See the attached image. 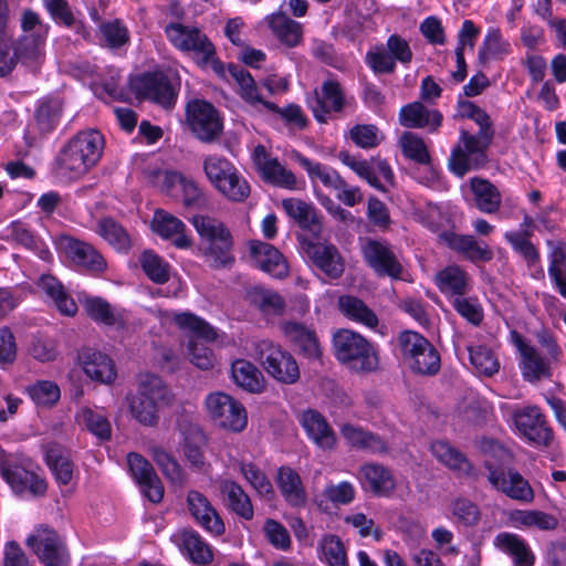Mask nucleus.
<instances>
[{
    "mask_svg": "<svg viewBox=\"0 0 566 566\" xmlns=\"http://www.w3.org/2000/svg\"><path fill=\"white\" fill-rule=\"evenodd\" d=\"M473 119L480 127L476 135L461 129L458 145L451 151L448 165L458 177H463L471 170H478L488 161L486 149L490 147L494 129L489 114L481 107L475 111Z\"/></svg>",
    "mask_w": 566,
    "mask_h": 566,
    "instance_id": "f257e3e1",
    "label": "nucleus"
},
{
    "mask_svg": "<svg viewBox=\"0 0 566 566\" xmlns=\"http://www.w3.org/2000/svg\"><path fill=\"white\" fill-rule=\"evenodd\" d=\"M104 138L96 130L81 132L59 151L53 170L63 180H77L102 157Z\"/></svg>",
    "mask_w": 566,
    "mask_h": 566,
    "instance_id": "f03ea898",
    "label": "nucleus"
},
{
    "mask_svg": "<svg viewBox=\"0 0 566 566\" xmlns=\"http://www.w3.org/2000/svg\"><path fill=\"white\" fill-rule=\"evenodd\" d=\"M172 395L160 377L145 373L138 376V390L129 399V410L134 419L146 427L158 423V410L171 403Z\"/></svg>",
    "mask_w": 566,
    "mask_h": 566,
    "instance_id": "7ed1b4c3",
    "label": "nucleus"
},
{
    "mask_svg": "<svg viewBox=\"0 0 566 566\" xmlns=\"http://www.w3.org/2000/svg\"><path fill=\"white\" fill-rule=\"evenodd\" d=\"M336 359L356 373H371L378 368L379 358L373 344L360 334L342 328L333 335Z\"/></svg>",
    "mask_w": 566,
    "mask_h": 566,
    "instance_id": "20e7f679",
    "label": "nucleus"
},
{
    "mask_svg": "<svg viewBox=\"0 0 566 566\" xmlns=\"http://www.w3.org/2000/svg\"><path fill=\"white\" fill-rule=\"evenodd\" d=\"M401 357L411 373L418 376H436L441 368V357L434 345L423 335L403 331L398 336Z\"/></svg>",
    "mask_w": 566,
    "mask_h": 566,
    "instance_id": "39448f33",
    "label": "nucleus"
},
{
    "mask_svg": "<svg viewBox=\"0 0 566 566\" xmlns=\"http://www.w3.org/2000/svg\"><path fill=\"white\" fill-rule=\"evenodd\" d=\"M255 356L263 369L276 381L292 385L300 379V368L294 356L280 344L262 339L255 344Z\"/></svg>",
    "mask_w": 566,
    "mask_h": 566,
    "instance_id": "423d86ee",
    "label": "nucleus"
},
{
    "mask_svg": "<svg viewBox=\"0 0 566 566\" xmlns=\"http://www.w3.org/2000/svg\"><path fill=\"white\" fill-rule=\"evenodd\" d=\"M165 34L175 48L182 52H191L198 64L205 66L213 62L214 45L198 28L169 23L165 27Z\"/></svg>",
    "mask_w": 566,
    "mask_h": 566,
    "instance_id": "0eeeda50",
    "label": "nucleus"
},
{
    "mask_svg": "<svg viewBox=\"0 0 566 566\" xmlns=\"http://www.w3.org/2000/svg\"><path fill=\"white\" fill-rule=\"evenodd\" d=\"M206 408L212 421L227 430L241 432L248 424L244 406L230 395L216 391L206 397Z\"/></svg>",
    "mask_w": 566,
    "mask_h": 566,
    "instance_id": "6e6552de",
    "label": "nucleus"
},
{
    "mask_svg": "<svg viewBox=\"0 0 566 566\" xmlns=\"http://www.w3.org/2000/svg\"><path fill=\"white\" fill-rule=\"evenodd\" d=\"M365 263L379 277L406 280V270L396 254L394 247L387 241L367 239L361 247Z\"/></svg>",
    "mask_w": 566,
    "mask_h": 566,
    "instance_id": "1a4fd4ad",
    "label": "nucleus"
},
{
    "mask_svg": "<svg viewBox=\"0 0 566 566\" xmlns=\"http://www.w3.org/2000/svg\"><path fill=\"white\" fill-rule=\"evenodd\" d=\"M413 53L407 40L399 34H391L386 48L377 46L366 54V63L375 74H391L396 70V63L403 65L411 63Z\"/></svg>",
    "mask_w": 566,
    "mask_h": 566,
    "instance_id": "9d476101",
    "label": "nucleus"
},
{
    "mask_svg": "<svg viewBox=\"0 0 566 566\" xmlns=\"http://www.w3.org/2000/svg\"><path fill=\"white\" fill-rule=\"evenodd\" d=\"M27 546L45 566H67L69 553L60 535L53 528L40 525L25 541Z\"/></svg>",
    "mask_w": 566,
    "mask_h": 566,
    "instance_id": "9b49d317",
    "label": "nucleus"
},
{
    "mask_svg": "<svg viewBox=\"0 0 566 566\" xmlns=\"http://www.w3.org/2000/svg\"><path fill=\"white\" fill-rule=\"evenodd\" d=\"M338 159L380 192L388 191L385 184L395 186V174L391 167L386 159L379 156L370 159H357L348 151L342 150L338 153Z\"/></svg>",
    "mask_w": 566,
    "mask_h": 566,
    "instance_id": "f8f14e48",
    "label": "nucleus"
},
{
    "mask_svg": "<svg viewBox=\"0 0 566 566\" xmlns=\"http://www.w3.org/2000/svg\"><path fill=\"white\" fill-rule=\"evenodd\" d=\"M187 120L191 132L203 143L216 142L223 130L219 112L206 101L196 99L188 103Z\"/></svg>",
    "mask_w": 566,
    "mask_h": 566,
    "instance_id": "ddd939ff",
    "label": "nucleus"
},
{
    "mask_svg": "<svg viewBox=\"0 0 566 566\" xmlns=\"http://www.w3.org/2000/svg\"><path fill=\"white\" fill-rule=\"evenodd\" d=\"M511 338L520 353L518 367L525 381L537 384L543 379L552 377V364L556 363L555 360L541 354L517 331L511 332Z\"/></svg>",
    "mask_w": 566,
    "mask_h": 566,
    "instance_id": "4468645a",
    "label": "nucleus"
},
{
    "mask_svg": "<svg viewBox=\"0 0 566 566\" xmlns=\"http://www.w3.org/2000/svg\"><path fill=\"white\" fill-rule=\"evenodd\" d=\"M0 474L15 494L30 492L32 495L41 496L46 492L48 485L44 479L19 465L1 448Z\"/></svg>",
    "mask_w": 566,
    "mask_h": 566,
    "instance_id": "2eb2a0df",
    "label": "nucleus"
},
{
    "mask_svg": "<svg viewBox=\"0 0 566 566\" xmlns=\"http://www.w3.org/2000/svg\"><path fill=\"white\" fill-rule=\"evenodd\" d=\"M484 467L489 472L488 480L494 489L512 500L523 503L533 502L534 491L520 472L514 469L504 471L489 460L484 462Z\"/></svg>",
    "mask_w": 566,
    "mask_h": 566,
    "instance_id": "dca6fc26",
    "label": "nucleus"
},
{
    "mask_svg": "<svg viewBox=\"0 0 566 566\" xmlns=\"http://www.w3.org/2000/svg\"><path fill=\"white\" fill-rule=\"evenodd\" d=\"M512 417L518 432L528 441L545 447L552 442L553 430L539 407L525 406L515 409Z\"/></svg>",
    "mask_w": 566,
    "mask_h": 566,
    "instance_id": "f3484780",
    "label": "nucleus"
},
{
    "mask_svg": "<svg viewBox=\"0 0 566 566\" xmlns=\"http://www.w3.org/2000/svg\"><path fill=\"white\" fill-rule=\"evenodd\" d=\"M253 163L264 182L289 190L301 189L295 174L286 169L277 158H272L263 145L254 148Z\"/></svg>",
    "mask_w": 566,
    "mask_h": 566,
    "instance_id": "a211bd4d",
    "label": "nucleus"
},
{
    "mask_svg": "<svg viewBox=\"0 0 566 566\" xmlns=\"http://www.w3.org/2000/svg\"><path fill=\"white\" fill-rule=\"evenodd\" d=\"M132 88L140 98L150 99L164 107H171L177 93L163 72L145 73L132 81Z\"/></svg>",
    "mask_w": 566,
    "mask_h": 566,
    "instance_id": "6ab92c4d",
    "label": "nucleus"
},
{
    "mask_svg": "<svg viewBox=\"0 0 566 566\" xmlns=\"http://www.w3.org/2000/svg\"><path fill=\"white\" fill-rule=\"evenodd\" d=\"M57 247L74 264L88 272L101 273L106 270L107 264L103 255L85 241L62 234L57 239Z\"/></svg>",
    "mask_w": 566,
    "mask_h": 566,
    "instance_id": "aec40b11",
    "label": "nucleus"
},
{
    "mask_svg": "<svg viewBox=\"0 0 566 566\" xmlns=\"http://www.w3.org/2000/svg\"><path fill=\"white\" fill-rule=\"evenodd\" d=\"M348 104L349 101L339 82L327 80L323 82L321 91H315V97L310 106L315 119L326 124L332 113L343 112Z\"/></svg>",
    "mask_w": 566,
    "mask_h": 566,
    "instance_id": "412c9836",
    "label": "nucleus"
},
{
    "mask_svg": "<svg viewBox=\"0 0 566 566\" xmlns=\"http://www.w3.org/2000/svg\"><path fill=\"white\" fill-rule=\"evenodd\" d=\"M187 509L195 522L206 532L213 536H220L226 532V526L220 514L209 499L201 492L196 490L188 492Z\"/></svg>",
    "mask_w": 566,
    "mask_h": 566,
    "instance_id": "4be33fe9",
    "label": "nucleus"
},
{
    "mask_svg": "<svg viewBox=\"0 0 566 566\" xmlns=\"http://www.w3.org/2000/svg\"><path fill=\"white\" fill-rule=\"evenodd\" d=\"M127 461L129 471L144 495L153 503L161 502L165 489L153 465L144 457L134 452L128 454Z\"/></svg>",
    "mask_w": 566,
    "mask_h": 566,
    "instance_id": "5701e85b",
    "label": "nucleus"
},
{
    "mask_svg": "<svg viewBox=\"0 0 566 566\" xmlns=\"http://www.w3.org/2000/svg\"><path fill=\"white\" fill-rule=\"evenodd\" d=\"M250 256L263 272L276 279L289 275V265L284 255L272 244L259 240L250 242Z\"/></svg>",
    "mask_w": 566,
    "mask_h": 566,
    "instance_id": "b1692460",
    "label": "nucleus"
},
{
    "mask_svg": "<svg viewBox=\"0 0 566 566\" xmlns=\"http://www.w3.org/2000/svg\"><path fill=\"white\" fill-rule=\"evenodd\" d=\"M303 249L311 262L326 275L332 279L342 276L344 263L335 245L304 241Z\"/></svg>",
    "mask_w": 566,
    "mask_h": 566,
    "instance_id": "393cba45",
    "label": "nucleus"
},
{
    "mask_svg": "<svg viewBox=\"0 0 566 566\" xmlns=\"http://www.w3.org/2000/svg\"><path fill=\"white\" fill-rule=\"evenodd\" d=\"M219 490L224 507L244 521H251L254 516V509L249 494L235 481L222 479L219 482Z\"/></svg>",
    "mask_w": 566,
    "mask_h": 566,
    "instance_id": "a878e982",
    "label": "nucleus"
},
{
    "mask_svg": "<svg viewBox=\"0 0 566 566\" xmlns=\"http://www.w3.org/2000/svg\"><path fill=\"white\" fill-rule=\"evenodd\" d=\"M276 485L291 507H304L307 503V493L301 475L291 467H280L276 473Z\"/></svg>",
    "mask_w": 566,
    "mask_h": 566,
    "instance_id": "bb28decb",
    "label": "nucleus"
},
{
    "mask_svg": "<svg viewBox=\"0 0 566 566\" xmlns=\"http://www.w3.org/2000/svg\"><path fill=\"white\" fill-rule=\"evenodd\" d=\"M359 480L364 489L378 496H389L396 489L391 471L379 463H366L359 469Z\"/></svg>",
    "mask_w": 566,
    "mask_h": 566,
    "instance_id": "cd10ccee",
    "label": "nucleus"
},
{
    "mask_svg": "<svg viewBox=\"0 0 566 566\" xmlns=\"http://www.w3.org/2000/svg\"><path fill=\"white\" fill-rule=\"evenodd\" d=\"M301 424L308 438L321 449L331 450L336 446L337 438L326 418L318 411L308 409L301 416Z\"/></svg>",
    "mask_w": 566,
    "mask_h": 566,
    "instance_id": "c85d7f7f",
    "label": "nucleus"
},
{
    "mask_svg": "<svg viewBox=\"0 0 566 566\" xmlns=\"http://www.w3.org/2000/svg\"><path fill=\"white\" fill-rule=\"evenodd\" d=\"M399 122L407 128L429 127L437 132L442 124V114L438 109H428L421 102H412L401 107Z\"/></svg>",
    "mask_w": 566,
    "mask_h": 566,
    "instance_id": "c756f323",
    "label": "nucleus"
},
{
    "mask_svg": "<svg viewBox=\"0 0 566 566\" xmlns=\"http://www.w3.org/2000/svg\"><path fill=\"white\" fill-rule=\"evenodd\" d=\"M80 361L86 376L91 379L111 384L116 378L114 361L106 354L87 348L80 354Z\"/></svg>",
    "mask_w": 566,
    "mask_h": 566,
    "instance_id": "7c9ffc66",
    "label": "nucleus"
},
{
    "mask_svg": "<svg viewBox=\"0 0 566 566\" xmlns=\"http://www.w3.org/2000/svg\"><path fill=\"white\" fill-rule=\"evenodd\" d=\"M220 237L217 241L206 247H198L200 255L212 270L231 269L235 262L232 234L229 233Z\"/></svg>",
    "mask_w": 566,
    "mask_h": 566,
    "instance_id": "2f4dec72",
    "label": "nucleus"
},
{
    "mask_svg": "<svg viewBox=\"0 0 566 566\" xmlns=\"http://www.w3.org/2000/svg\"><path fill=\"white\" fill-rule=\"evenodd\" d=\"M439 238L452 250L463 253L472 262H486L493 258L492 250L481 245L473 235L457 234L451 231H443Z\"/></svg>",
    "mask_w": 566,
    "mask_h": 566,
    "instance_id": "473e14b6",
    "label": "nucleus"
},
{
    "mask_svg": "<svg viewBox=\"0 0 566 566\" xmlns=\"http://www.w3.org/2000/svg\"><path fill=\"white\" fill-rule=\"evenodd\" d=\"M269 28L275 38L287 48H296L303 41L304 28L301 22L291 19L285 12L279 11L266 18Z\"/></svg>",
    "mask_w": 566,
    "mask_h": 566,
    "instance_id": "72a5a7b5",
    "label": "nucleus"
},
{
    "mask_svg": "<svg viewBox=\"0 0 566 566\" xmlns=\"http://www.w3.org/2000/svg\"><path fill=\"white\" fill-rule=\"evenodd\" d=\"M432 454L436 459L460 476L478 478L473 465L464 453L447 441H436L431 444Z\"/></svg>",
    "mask_w": 566,
    "mask_h": 566,
    "instance_id": "f704fd0d",
    "label": "nucleus"
},
{
    "mask_svg": "<svg viewBox=\"0 0 566 566\" xmlns=\"http://www.w3.org/2000/svg\"><path fill=\"white\" fill-rule=\"evenodd\" d=\"M185 223L177 217L156 210L153 219V229L165 239H174V244L179 249L190 248L192 241L185 234Z\"/></svg>",
    "mask_w": 566,
    "mask_h": 566,
    "instance_id": "c9c22d12",
    "label": "nucleus"
},
{
    "mask_svg": "<svg viewBox=\"0 0 566 566\" xmlns=\"http://www.w3.org/2000/svg\"><path fill=\"white\" fill-rule=\"evenodd\" d=\"M470 188L473 193L474 206L483 213H496L502 203V195L499 188L490 180L473 177L470 179Z\"/></svg>",
    "mask_w": 566,
    "mask_h": 566,
    "instance_id": "e433bc0d",
    "label": "nucleus"
},
{
    "mask_svg": "<svg viewBox=\"0 0 566 566\" xmlns=\"http://www.w3.org/2000/svg\"><path fill=\"white\" fill-rule=\"evenodd\" d=\"M285 337L293 343L307 358H318L321 347L314 331L296 322H284L281 325Z\"/></svg>",
    "mask_w": 566,
    "mask_h": 566,
    "instance_id": "4c0bfd02",
    "label": "nucleus"
},
{
    "mask_svg": "<svg viewBox=\"0 0 566 566\" xmlns=\"http://www.w3.org/2000/svg\"><path fill=\"white\" fill-rule=\"evenodd\" d=\"M174 542L187 552L191 560L206 565L213 558L212 551L202 537L191 528H184L174 535Z\"/></svg>",
    "mask_w": 566,
    "mask_h": 566,
    "instance_id": "58836bf2",
    "label": "nucleus"
},
{
    "mask_svg": "<svg viewBox=\"0 0 566 566\" xmlns=\"http://www.w3.org/2000/svg\"><path fill=\"white\" fill-rule=\"evenodd\" d=\"M282 207L286 214L294 219L301 228L313 233L321 231L322 223L316 209L312 205L301 199L289 198L282 201Z\"/></svg>",
    "mask_w": 566,
    "mask_h": 566,
    "instance_id": "ea45409f",
    "label": "nucleus"
},
{
    "mask_svg": "<svg viewBox=\"0 0 566 566\" xmlns=\"http://www.w3.org/2000/svg\"><path fill=\"white\" fill-rule=\"evenodd\" d=\"M39 287L54 302L62 315L74 316L77 313L75 301L56 277L49 274L42 275Z\"/></svg>",
    "mask_w": 566,
    "mask_h": 566,
    "instance_id": "a19ab883",
    "label": "nucleus"
},
{
    "mask_svg": "<svg viewBox=\"0 0 566 566\" xmlns=\"http://www.w3.org/2000/svg\"><path fill=\"white\" fill-rule=\"evenodd\" d=\"M495 545L513 557L516 566H533L535 556L527 543L516 534L500 533L494 541Z\"/></svg>",
    "mask_w": 566,
    "mask_h": 566,
    "instance_id": "79ce46f5",
    "label": "nucleus"
},
{
    "mask_svg": "<svg viewBox=\"0 0 566 566\" xmlns=\"http://www.w3.org/2000/svg\"><path fill=\"white\" fill-rule=\"evenodd\" d=\"M338 308L344 316L369 328H375L379 321L376 313L367 304L353 295H342L338 298Z\"/></svg>",
    "mask_w": 566,
    "mask_h": 566,
    "instance_id": "37998d69",
    "label": "nucleus"
},
{
    "mask_svg": "<svg viewBox=\"0 0 566 566\" xmlns=\"http://www.w3.org/2000/svg\"><path fill=\"white\" fill-rule=\"evenodd\" d=\"M551 248L548 275L558 293L566 300V242L548 241Z\"/></svg>",
    "mask_w": 566,
    "mask_h": 566,
    "instance_id": "c03bdc74",
    "label": "nucleus"
},
{
    "mask_svg": "<svg viewBox=\"0 0 566 566\" xmlns=\"http://www.w3.org/2000/svg\"><path fill=\"white\" fill-rule=\"evenodd\" d=\"M45 461L57 483L67 485L74 475V463L69 452L59 446L48 449Z\"/></svg>",
    "mask_w": 566,
    "mask_h": 566,
    "instance_id": "a18cd8bd",
    "label": "nucleus"
},
{
    "mask_svg": "<svg viewBox=\"0 0 566 566\" xmlns=\"http://www.w3.org/2000/svg\"><path fill=\"white\" fill-rule=\"evenodd\" d=\"M293 158L307 171L312 180H319L325 187L334 190L345 187V180L336 170L321 163H313L300 153H294Z\"/></svg>",
    "mask_w": 566,
    "mask_h": 566,
    "instance_id": "49530a36",
    "label": "nucleus"
},
{
    "mask_svg": "<svg viewBox=\"0 0 566 566\" xmlns=\"http://www.w3.org/2000/svg\"><path fill=\"white\" fill-rule=\"evenodd\" d=\"M436 284L441 293L463 296L468 292L469 276L457 265H450L436 276Z\"/></svg>",
    "mask_w": 566,
    "mask_h": 566,
    "instance_id": "de8ad7c7",
    "label": "nucleus"
},
{
    "mask_svg": "<svg viewBox=\"0 0 566 566\" xmlns=\"http://www.w3.org/2000/svg\"><path fill=\"white\" fill-rule=\"evenodd\" d=\"M231 375L237 386L249 392H260L263 388L261 371L245 359H238L232 364Z\"/></svg>",
    "mask_w": 566,
    "mask_h": 566,
    "instance_id": "09e8293b",
    "label": "nucleus"
},
{
    "mask_svg": "<svg viewBox=\"0 0 566 566\" xmlns=\"http://www.w3.org/2000/svg\"><path fill=\"white\" fill-rule=\"evenodd\" d=\"M515 526L537 528L539 531H554L558 526V518L553 514L538 510H516L511 514Z\"/></svg>",
    "mask_w": 566,
    "mask_h": 566,
    "instance_id": "8fccbe9b",
    "label": "nucleus"
},
{
    "mask_svg": "<svg viewBox=\"0 0 566 566\" xmlns=\"http://www.w3.org/2000/svg\"><path fill=\"white\" fill-rule=\"evenodd\" d=\"M45 41L46 39H40L33 35H21L13 50L15 60L35 69L43 59Z\"/></svg>",
    "mask_w": 566,
    "mask_h": 566,
    "instance_id": "3c124183",
    "label": "nucleus"
},
{
    "mask_svg": "<svg viewBox=\"0 0 566 566\" xmlns=\"http://www.w3.org/2000/svg\"><path fill=\"white\" fill-rule=\"evenodd\" d=\"M97 233L118 251H128L132 247L129 233L112 217L98 221Z\"/></svg>",
    "mask_w": 566,
    "mask_h": 566,
    "instance_id": "603ef678",
    "label": "nucleus"
},
{
    "mask_svg": "<svg viewBox=\"0 0 566 566\" xmlns=\"http://www.w3.org/2000/svg\"><path fill=\"white\" fill-rule=\"evenodd\" d=\"M191 223L200 238L198 247H206L221 238L220 235H227L231 233L229 228L223 222L209 216H193L191 218Z\"/></svg>",
    "mask_w": 566,
    "mask_h": 566,
    "instance_id": "864d4df0",
    "label": "nucleus"
},
{
    "mask_svg": "<svg viewBox=\"0 0 566 566\" xmlns=\"http://www.w3.org/2000/svg\"><path fill=\"white\" fill-rule=\"evenodd\" d=\"M76 419L78 423L83 424L99 440L106 441L111 439L112 427L107 417L102 411L84 407L77 412Z\"/></svg>",
    "mask_w": 566,
    "mask_h": 566,
    "instance_id": "5fc2aeb1",
    "label": "nucleus"
},
{
    "mask_svg": "<svg viewBox=\"0 0 566 566\" xmlns=\"http://www.w3.org/2000/svg\"><path fill=\"white\" fill-rule=\"evenodd\" d=\"M150 455L156 464L161 470L163 474L174 485L182 486L186 482V476L182 468L178 461L161 447L154 446L149 449Z\"/></svg>",
    "mask_w": 566,
    "mask_h": 566,
    "instance_id": "6e6d98bb",
    "label": "nucleus"
},
{
    "mask_svg": "<svg viewBox=\"0 0 566 566\" xmlns=\"http://www.w3.org/2000/svg\"><path fill=\"white\" fill-rule=\"evenodd\" d=\"M206 439L203 432L198 427H191L185 436L182 452L190 467L200 470L205 465L203 446Z\"/></svg>",
    "mask_w": 566,
    "mask_h": 566,
    "instance_id": "4d7b16f0",
    "label": "nucleus"
},
{
    "mask_svg": "<svg viewBox=\"0 0 566 566\" xmlns=\"http://www.w3.org/2000/svg\"><path fill=\"white\" fill-rule=\"evenodd\" d=\"M139 263L147 277L154 283L165 284L169 281L170 265L153 251H144Z\"/></svg>",
    "mask_w": 566,
    "mask_h": 566,
    "instance_id": "13d9d810",
    "label": "nucleus"
},
{
    "mask_svg": "<svg viewBox=\"0 0 566 566\" xmlns=\"http://www.w3.org/2000/svg\"><path fill=\"white\" fill-rule=\"evenodd\" d=\"M202 168L207 179L216 189L237 169L230 160L219 155L205 157Z\"/></svg>",
    "mask_w": 566,
    "mask_h": 566,
    "instance_id": "bf43d9fd",
    "label": "nucleus"
},
{
    "mask_svg": "<svg viewBox=\"0 0 566 566\" xmlns=\"http://www.w3.org/2000/svg\"><path fill=\"white\" fill-rule=\"evenodd\" d=\"M82 305L87 316L95 323L105 326H114L117 323V316L106 300L98 296L85 297Z\"/></svg>",
    "mask_w": 566,
    "mask_h": 566,
    "instance_id": "052dcab7",
    "label": "nucleus"
},
{
    "mask_svg": "<svg viewBox=\"0 0 566 566\" xmlns=\"http://www.w3.org/2000/svg\"><path fill=\"white\" fill-rule=\"evenodd\" d=\"M403 156L419 165H429L431 156L424 140L411 132H406L399 139Z\"/></svg>",
    "mask_w": 566,
    "mask_h": 566,
    "instance_id": "680f3d73",
    "label": "nucleus"
},
{
    "mask_svg": "<svg viewBox=\"0 0 566 566\" xmlns=\"http://www.w3.org/2000/svg\"><path fill=\"white\" fill-rule=\"evenodd\" d=\"M174 322L181 329L190 332L197 338H201L207 342H213L217 338V332L214 328L192 313L185 312L175 314Z\"/></svg>",
    "mask_w": 566,
    "mask_h": 566,
    "instance_id": "e2e57ef3",
    "label": "nucleus"
},
{
    "mask_svg": "<svg viewBox=\"0 0 566 566\" xmlns=\"http://www.w3.org/2000/svg\"><path fill=\"white\" fill-rule=\"evenodd\" d=\"M469 357L474 369L484 376L491 377L500 369V361L493 350L484 345L470 346Z\"/></svg>",
    "mask_w": 566,
    "mask_h": 566,
    "instance_id": "0e129e2a",
    "label": "nucleus"
},
{
    "mask_svg": "<svg viewBox=\"0 0 566 566\" xmlns=\"http://www.w3.org/2000/svg\"><path fill=\"white\" fill-rule=\"evenodd\" d=\"M322 560L328 566H348L344 543L335 534L324 535L319 543Z\"/></svg>",
    "mask_w": 566,
    "mask_h": 566,
    "instance_id": "69168bd1",
    "label": "nucleus"
},
{
    "mask_svg": "<svg viewBox=\"0 0 566 566\" xmlns=\"http://www.w3.org/2000/svg\"><path fill=\"white\" fill-rule=\"evenodd\" d=\"M239 471L261 496L271 497L274 494L271 481L254 463L242 461L239 463Z\"/></svg>",
    "mask_w": 566,
    "mask_h": 566,
    "instance_id": "338daca9",
    "label": "nucleus"
},
{
    "mask_svg": "<svg viewBox=\"0 0 566 566\" xmlns=\"http://www.w3.org/2000/svg\"><path fill=\"white\" fill-rule=\"evenodd\" d=\"M62 113V106L59 101H44L40 104L35 113V124L41 134L51 133L57 125Z\"/></svg>",
    "mask_w": 566,
    "mask_h": 566,
    "instance_id": "774afa93",
    "label": "nucleus"
}]
</instances>
